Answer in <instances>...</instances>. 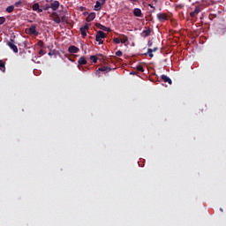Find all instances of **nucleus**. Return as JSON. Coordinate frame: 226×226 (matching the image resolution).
Listing matches in <instances>:
<instances>
[{"mask_svg": "<svg viewBox=\"0 0 226 226\" xmlns=\"http://www.w3.org/2000/svg\"><path fill=\"white\" fill-rule=\"evenodd\" d=\"M104 38H107V34L103 33V31H98L95 36V40L98 41L99 45H103Z\"/></svg>", "mask_w": 226, "mask_h": 226, "instance_id": "obj_1", "label": "nucleus"}, {"mask_svg": "<svg viewBox=\"0 0 226 226\" xmlns=\"http://www.w3.org/2000/svg\"><path fill=\"white\" fill-rule=\"evenodd\" d=\"M90 26H91V24L86 23V24L84 25V26H82V27L79 28L81 36H82L83 38H86V37L87 36V31H89Z\"/></svg>", "mask_w": 226, "mask_h": 226, "instance_id": "obj_2", "label": "nucleus"}, {"mask_svg": "<svg viewBox=\"0 0 226 226\" xmlns=\"http://www.w3.org/2000/svg\"><path fill=\"white\" fill-rule=\"evenodd\" d=\"M7 45L11 48V50H13L14 54H19V48H17V45L15 44V40L10 39Z\"/></svg>", "mask_w": 226, "mask_h": 226, "instance_id": "obj_3", "label": "nucleus"}, {"mask_svg": "<svg viewBox=\"0 0 226 226\" xmlns=\"http://www.w3.org/2000/svg\"><path fill=\"white\" fill-rule=\"evenodd\" d=\"M27 34H30L31 36H38L40 33L36 31V25H32L28 29H27Z\"/></svg>", "mask_w": 226, "mask_h": 226, "instance_id": "obj_4", "label": "nucleus"}, {"mask_svg": "<svg viewBox=\"0 0 226 226\" xmlns=\"http://www.w3.org/2000/svg\"><path fill=\"white\" fill-rule=\"evenodd\" d=\"M61 5V4L59 3V1L55 0V1H50V8L53 11H57V10H59V6Z\"/></svg>", "mask_w": 226, "mask_h": 226, "instance_id": "obj_5", "label": "nucleus"}, {"mask_svg": "<svg viewBox=\"0 0 226 226\" xmlns=\"http://www.w3.org/2000/svg\"><path fill=\"white\" fill-rule=\"evenodd\" d=\"M156 17L159 22H165L166 20H169V15L167 13H157Z\"/></svg>", "mask_w": 226, "mask_h": 226, "instance_id": "obj_6", "label": "nucleus"}, {"mask_svg": "<svg viewBox=\"0 0 226 226\" xmlns=\"http://www.w3.org/2000/svg\"><path fill=\"white\" fill-rule=\"evenodd\" d=\"M105 1H107V0H101V2L96 1L95 5H94L95 11H100V10H102V6H103L105 4Z\"/></svg>", "mask_w": 226, "mask_h": 226, "instance_id": "obj_7", "label": "nucleus"}, {"mask_svg": "<svg viewBox=\"0 0 226 226\" xmlns=\"http://www.w3.org/2000/svg\"><path fill=\"white\" fill-rule=\"evenodd\" d=\"M156 50H158L157 47L154 49H147V51L144 52L142 56H149L150 57H154V55H153V52H156Z\"/></svg>", "mask_w": 226, "mask_h": 226, "instance_id": "obj_8", "label": "nucleus"}, {"mask_svg": "<svg viewBox=\"0 0 226 226\" xmlns=\"http://www.w3.org/2000/svg\"><path fill=\"white\" fill-rule=\"evenodd\" d=\"M200 11H202V8H200V6H196L194 11L190 12V17H192V19H194V17H197V15H199Z\"/></svg>", "mask_w": 226, "mask_h": 226, "instance_id": "obj_9", "label": "nucleus"}, {"mask_svg": "<svg viewBox=\"0 0 226 226\" xmlns=\"http://www.w3.org/2000/svg\"><path fill=\"white\" fill-rule=\"evenodd\" d=\"M68 52L70 54H79V52H80V49L76 46H70L68 48Z\"/></svg>", "mask_w": 226, "mask_h": 226, "instance_id": "obj_10", "label": "nucleus"}, {"mask_svg": "<svg viewBox=\"0 0 226 226\" xmlns=\"http://www.w3.org/2000/svg\"><path fill=\"white\" fill-rule=\"evenodd\" d=\"M153 32V26H145V29L143 30L144 36H149L151 33Z\"/></svg>", "mask_w": 226, "mask_h": 226, "instance_id": "obj_11", "label": "nucleus"}, {"mask_svg": "<svg viewBox=\"0 0 226 226\" xmlns=\"http://www.w3.org/2000/svg\"><path fill=\"white\" fill-rule=\"evenodd\" d=\"M95 26L98 29H101L102 31H107L108 33L110 32V28H109L100 23H96Z\"/></svg>", "mask_w": 226, "mask_h": 226, "instance_id": "obj_12", "label": "nucleus"}, {"mask_svg": "<svg viewBox=\"0 0 226 226\" xmlns=\"http://www.w3.org/2000/svg\"><path fill=\"white\" fill-rule=\"evenodd\" d=\"M94 19H96V13L95 12H91L90 14H88L86 20H87V22H93Z\"/></svg>", "mask_w": 226, "mask_h": 226, "instance_id": "obj_13", "label": "nucleus"}, {"mask_svg": "<svg viewBox=\"0 0 226 226\" xmlns=\"http://www.w3.org/2000/svg\"><path fill=\"white\" fill-rule=\"evenodd\" d=\"M162 80H163V82H167L168 84H170V86H171L172 84V79H170V78H169L167 75L163 74L161 77Z\"/></svg>", "mask_w": 226, "mask_h": 226, "instance_id": "obj_14", "label": "nucleus"}, {"mask_svg": "<svg viewBox=\"0 0 226 226\" xmlns=\"http://www.w3.org/2000/svg\"><path fill=\"white\" fill-rule=\"evenodd\" d=\"M78 64H79L80 66L84 65V64H87V60H86V57L81 56L79 57V59L78 60Z\"/></svg>", "mask_w": 226, "mask_h": 226, "instance_id": "obj_15", "label": "nucleus"}, {"mask_svg": "<svg viewBox=\"0 0 226 226\" xmlns=\"http://www.w3.org/2000/svg\"><path fill=\"white\" fill-rule=\"evenodd\" d=\"M0 72H3V73L6 72V64L3 60H0Z\"/></svg>", "mask_w": 226, "mask_h": 226, "instance_id": "obj_16", "label": "nucleus"}, {"mask_svg": "<svg viewBox=\"0 0 226 226\" xmlns=\"http://www.w3.org/2000/svg\"><path fill=\"white\" fill-rule=\"evenodd\" d=\"M112 68L102 66L99 68V72H106V73H109V72H111Z\"/></svg>", "mask_w": 226, "mask_h": 226, "instance_id": "obj_17", "label": "nucleus"}, {"mask_svg": "<svg viewBox=\"0 0 226 226\" xmlns=\"http://www.w3.org/2000/svg\"><path fill=\"white\" fill-rule=\"evenodd\" d=\"M133 13H134L135 17H140V15H142V11H140V9H135L133 11Z\"/></svg>", "mask_w": 226, "mask_h": 226, "instance_id": "obj_18", "label": "nucleus"}, {"mask_svg": "<svg viewBox=\"0 0 226 226\" xmlns=\"http://www.w3.org/2000/svg\"><path fill=\"white\" fill-rule=\"evenodd\" d=\"M13 10H15V6H13V5H10L6 8L7 13H11L13 11Z\"/></svg>", "mask_w": 226, "mask_h": 226, "instance_id": "obj_19", "label": "nucleus"}, {"mask_svg": "<svg viewBox=\"0 0 226 226\" xmlns=\"http://www.w3.org/2000/svg\"><path fill=\"white\" fill-rule=\"evenodd\" d=\"M53 22H55L56 24H61V18H59V16H56L55 18H53Z\"/></svg>", "mask_w": 226, "mask_h": 226, "instance_id": "obj_20", "label": "nucleus"}, {"mask_svg": "<svg viewBox=\"0 0 226 226\" xmlns=\"http://www.w3.org/2000/svg\"><path fill=\"white\" fill-rule=\"evenodd\" d=\"M32 8H33V11H38V10H39V8H40V4H37V3H36V4H34Z\"/></svg>", "mask_w": 226, "mask_h": 226, "instance_id": "obj_21", "label": "nucleus"}, {"mask_svg": "<svg viewBox=\"0 0 226 226\" xmlns=\"http://www.w3.org/2000/svg\"><path fill=\"white\" fill-rule=\"evenodd\" d=\"M128 41V37L124 35L123 38L120 39V43H126Z\"/></svg>", "mask_w": 226, "mask_h": 226, "instance_id": "obj_22", "label": "nucleus"}, {"mask_svg": "<svg viewBox=\"0 0 226 226\" xmlns=\"http://www.w3.org/2000/svg\"><path fill=\"white\" fill-rule=\"evenodd\" d=\"M90 59L93 61V63H98V56H91Z\"/></svg>", "mask_w": 226, "mask_h": 226, "instance_id": "obj_23", "label": "nucleus"}, {"mask_svg": "<svg viewBox=\"0 0 226 226\" xmlns=\"http://www.w3.org/2000/svg\"><path fill=\"white\" fill-rule=\"evenodd\" d=\"M130 75H137V77L140 78V73H139V72L137 71H132L130 72Z\"/></svg>", "mask_w": 226, "mask_h": 226, "instance_id": "obj_24", "label": "nucleus"}, {"mask_svg": "<svg viewBox=\"0 0 226 226\" xmlns=\"http://www.w3.org/2000/svg\"><path fill=\"white\" fill-rule=\"evenodd\" d=\"M113 41H114V43H117V45H119V43H121V39H119V38H114V39H113Z\"/></svg>", "mask_w": 226, "mask_h": 226, "instance_id": "obj_25", "label": "nucleus"}, {"mask_svg": "<svg viewBox=\"0 0 226 226\" xmlns=\"http://www.w3.org/2000/svg\"><path fill=\"white\" fill-rule=\"evenodd\" d=\"M4 22H6V18H4V17H0V26H2V24H3Z\"/></svg>", "mask_w": 226, "mask_h": 226, "instance_id": "obj_26", "label": "nucleus"}, {"mask_svg": "<svg viewBox=\"0 0 226 226\" xmlns=\"http://www.w3.org/2000/svg\"><path fill=\"white\" fill-rule=\"evenodd\" d=\"M38 45H39V47H41V49H43V47H44V43H43V41H38Z\"/></svg>", "mask_w": 226, "mask_h": 226, "instance_id": "obj_27", "label": "nucleus"}, {"mask_svg": "<svg viewBox=\"0 0 226 226\" xmlns=\"http://www.w3.org/2000/svg\"><path fill=\"white\" fill-rule=\"evenodd\" d=\"M116 56H117L118 57H121V56H123V51L121 50L117 51Z\"/></svg>", "mask_w": 226, "mask_h": 226, "instance_id": "obj_28", "label": "nucleus"}, {"mask_svg": "<svg viewBox=\"0 0 226 226\" xmlns=\"http://www.w3.org/2000/svg\"><path fill=\"white\" fill-rule=\"evenodd\" d=\"M60 20H61V22H66V16H65V15H63V16L60 18Z\"/></svg>", "mask_w": 226, "mask_h": 226, "instance_id": "obj_29", "label": "nucleus"}, {"mask_svg": "<svg viewBox=\"0 0 226 226\" xmlns=\"http://www.w3.org/2000/svg\"><path fill=\"white\" fill-rule=\"evenodd\" d=\"M20 4H22L21 0L16 2V3L14 4V6H18V7H19V6H20Z\"/></svg>", "mask_w": 226, "mask_h": 226, "instance_id": "obj_30", "label": "nucleus"}, {"mask_svg": "<svg viewBox=\"0 0 226 226\" xmlns=\"http://www.w3.org/2000/svg\"><path fill=\"white\" fill-rule=\"evenodd\" d=\"M56 54L55 50H49V52L48 53V56H54Z\"/></svg>", "mask_w": 226, "mask_h": 226, "instance_id": "obj_31", "label": "nucleus"}, {"mask_svg": "<svg viewBox=\"0 0 226 226\" xmlns=\"http://www.w3.org/2000/svg\"><path fill=\"white\" fill-rule=\"evenodd\" d=\"M137 72H142V65H138L136 67Z\"/></svg>", "mask_w": 226, "mask_h": 226, "instance_id": "obj_32", "label": "nucleus"}, {"mask_svg": "<svg viewBox=\"0 0 226 226\" xmlns=\"http://www.w3.org/2000/svg\"><path fill=\"white\" fill-rule=\"evenodd\" d=\"M43 10H44L45 11H47L48 10H50V5L47 4V5L43 8Z\"/></svg>", "mask_w": 226, "mask_h": 226, "instance_id": "obj_33", "label": "nucleus"}, {"mask_svg": "<svg viewBox=\"0 0 226 226\" xmlns=\"http://www.w3.org/2000/svg\"><path fill=\"white\" fill-rule=\"evenodd\" d=\"M39 54L40 56H45V51L43 49H40Z\"/></svg>", "mask_w": 226, "mask_h": 226, "instance_id": "obj_34", "label": "nucleus"}, {"mask_svg": "<svg viewBox=\"0 0 226 226\" xmlns=\"http://www.w3.org/2000/svg\"><path fill=\"white\" fill-rule=\"evenodd\" d=\"M148 47H152L153 46V41H148V43H147Z\"/></svg>", "mask_w": 226, "mask_h": 226, "instance_id": "obj_35", "label": "nucleus"}, {"mask_svg": "<svg viewBox=\"0 0 226 226\" xmlns=\"http://www.w3.org/2000/svg\"><path fill=\"white\" fill-rule=\"evenodd\" d=\"M100 72L99 69L95 72V75H97L98 77H100Z\"/></svg>", "mask_w": 226, "mask_h": 226, "instance_id": "obj_36", "label": "nucleus"}, {"mask_svg": "<svg viewBox=\"0 0 226 226\" xmlns=\"http://www.w3.org/2000/svg\"><path fill=\"white\" fill-rule=\"evenodd\" d=\"M37 11H38V13H41L43 11V9H40V7H39V9H37Z\"/></svg>", "mask_w": 226, "mask_h": 226, "instance_id": "obj_37", "label": "nucleus"}, {"mask_svg": "<svg viewBox=\"0 0 226 226\" xmlns=\"http://www.w3.org/2000/svg\"><path fill=\"white\" fill-rule=\"evenodd\" d=\"M225 33H226V28L223 29L222 34H225Z\"/></svg>", "mask_w": 226, "mask_h": 226, "instance_id": "obj_38", "label": "nucleus"}, {"mask_svg": "<svg viewBox=\"0 0 226 226\" xmlns=\"http://www.w3.org/2000/svg\"><path fill=\"white\" fill-rule=\"evenodd\" d=\"M220 211L223 212V208H220Z\"/></svg>", "mask_w": 226, "mask_h": 226, "instance_id": "obj_39", "label": "nucleus"}, {"mask_svg": "<svg viewBox=\"0 0 226 226\" xmlns=\"http://www.w3.org/2000/svg\"><path fill=\"white\" fill-rule=\"evenodd\" d=\"M150 8H154L153 5L149 4Z\"/></svg>", "mask_w": 226, "mask_h": 226, "instance_id": "obj_40", "label": "nucleus"}, {"mask_svg": "<svg viewBox=\"0 0 226 226\" xmlns=\"http://www.w3.org/2000/svg\"><path fill=\"white\" fill-rule=\"evenodd\" d=\"M130 1L135 2V1H137V0H130Z\"/></svg>", "mask_w": 226, "mask_h": 226, "instance_id": "obj_41", "label": "nucleus"}, {"mask_svg": "<svg viewBox=\"0 0 226 226\" xmlns=\"http://www.w3.org/2000/svg\"><path fill=\"white\" fill-rule=\"evenodd\" d=\"M138 165H139V167H140V164H139V162H138Z\"/></svg>", "mask_w": 226, "mask_h": 226, "instance_id": "obj_42", "label": "nucleus"}]
</instances>
